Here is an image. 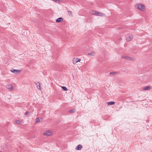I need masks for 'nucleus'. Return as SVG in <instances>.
Returning <instances> with one entry per match:
<instances>
[{"mask_svg": "<svg viewBox=\"0 0 152 152\" xmlns=\"http://www.w3.org/2000/svg\"><path fill=\"white\" fill-rule=\"evenodd\" d=\"M135 8L137 10L142 12H144L146 10V7L142 3H138L135 5Z\"/></svg>", "mask_w": 152, "mask_h": 152, "instance_id": "1", "label": "nucleus"}, {"mask_svg": "<svg viewBox=\"0 0 152 152\" xmlns=\"http://www.w3.org/2000/svg\"><path fill=\"white\" fill-rule=\"evenodd\" d=\"M43 134L45 136L51 137L53 135V132L51 129L46 130L43 132Z\"/></svg>", "mask_w": 152, "mask_h": 152, "instance_id": "2", "label": "nucleus"}, {"mask_svg": "<svg viewBox=\"0 0 152 152\" xmlns=\"http://www.w3.org/2000/svg\"><path fill=\"white\" fill-rule=\"evenodd\" d=\"M90 13L92 15H97L98 16H102L103 14L99 12L94 10H91L90 11Z\"/></svg>", "mask_w": 152, "mask_h": 152, "instance_id": "3", "label": "nucleus"}, {"mask_svg": "<svg viewBox=\"0 0 152 152\" xmlns=\"http://www.w3.org/2000/svg\"><path fill=\"white\" fill-rule=\"evenodd\" d=\"M81 60L80 59L77 57H75L73 58L72 59V62L73 64H75L78 62H80Z\"/></svg>", "mask_w": 152, "mask_h": 152, "instance_id": "4", "label": "nucleus"}, {"mask_svg": "<svg viewBox=\"0 0 152 152\" xmlns=\"http://www.w3.org/2000/svg\"><path fill=\"white\" fill-rule=\"evenodd\" d=\"M6 88L11 91L14 90V87L12 85L11 83H8L6 85Z\"/></svg>", "mask_w": 152, "mask_h": 152, "instance_id": "5", "label": "nucleus"}, {"mask_svg": "<svg viewBox=\"0 0 152 152\" xmlns=\"http://www.w3.org/2000/svg\"><path fill=\"white\" fill-rule=\"evenodd\" d=\"M122 58L124 59L129 61H133L134 60L133 58L126 55H123L122 56Z\"/></svg>", "mask_w": 152, "mask_h": 152, "instance_id": "6", "label": "nucleus"}, {"mask_svg": "<svg viewBox=\"0 0 152 152\" xmlns=\"http://www.w3.org/2000/svg\"><path fill=\"white\" fill-rule=\"evenodd\" d=\"M10 71L12 73L15 74H18L21 73V70L19 69H12L10 70Z\"/></svg>", "mask_w": 152, "mask_h": 152, "instance_id": "7", "label": "nucleus"}, {"mask_svg": "<svg viewBox=\"0 0 152 152\" xmlns=\"http://www.w3.org/2000/svg\"><path fill=\"white\" fill-rule=\"evenodd\" d=\"M83 148V146L81 145H79L75 148V149L76 150H80Z\"/></svg>", "mask_w": 152, "mask_h": 152, "instance_id": "8", "label": "nucleus"}, {"mask_svg": "<svg viewBox=\"0 0 152 152\" xmlns=\"http://www.w3.org/2000/svg\"><path fill=\"white\" fill-rule=\"evenodd\" d=\"M35 84L37 88L39 89H41V87L40 86V83L38 82H35Z\"/></svg>", "mask_w": 152, "mask_h": 152, "instance_id": "9", "label": "nucleus"}, {"mask_svg": "<svg viewBox=\"0 0 152 152\" xmlns=\"http://www.w3.org/2000/svg\"><path fill=\"white\" fill-rule=\"evenodd\" d=\"M42 119L41 118H37L35 120V122L36 123H38L42 121Z\"/></svg>", "mask_w": 152, "mask_h": 152, "instance_id": "10", "label": "nucleus"}, {"mask_svg": "<svg viewBox=\"0 0 152 152\" xmlns=\"http://www.w3.org/2000/svg\"><path fill=\"white\" fill-rule=\"evenodd\" d=\"M94 53L93 52H89L88 53V54L89 56H93L94 55Z\"/></svg>", "mask_w": 152, "mask_h": 152, "instance_id": "11", "label": "nucleus"}, {"mask_svg": "<svg viewBox=\"0 0 152 152\" xmlns=\"http://www.w3.org/2000/svg\"><path fill=\"white\" fill-rule=\"evenodd\" d=\"M63 18H58L56 20V22L58 23H59L62 22L63 21Z\"/></svg>", "mask_w": 152, "mask_h": 152, "instance_id": "12", "label": "nucleus"}, {"mask_svg": "<svg viewBox=\"0 0 152 152\" xmlns=\"http://www.w3.org/2000/svg\"><path fill=\"white\" fill-rule=\"evenodd\" d=\"M133 38V37L132 36H128L126 38V40L128 41H129Z\"/></svg>", "mask_w": 152, "mask_h": 152, "instance_id": "13", "label": "nucleus"}, {"mask_svg": "<svg viewBox=\"0 0 152 152\" xmlns=\"http://www.w3.org/2000/svg\"><path fill=\"white\" fill-rule=\"evenodd\" d=\"M151 89V87L150 86H147L143 88V89L145 90H149Z\"/></svg>", "mask_w": 152, "mask_h": 152, "instance_id": "14", "label": "nucleus"}, {"mask_svg": "<svg viewBox=\"0 0 152 152\" xmlns=\"http://www.w3.org/2000/svg\"><path fill=\"white\" fill-rule=\"evenodd\" d=\"M115 102H108L107 104L108 105H114L115 104Z\"/></svg>", "mask_w": 152, "mask_h": 152, "instance_id": "15", "label": "nucleus"}, {"mask_svg": "<svg viewBox=\"0 0 152 152\" xmlns=\"http://www.w3.org/2000/svg\"><path fill=\"white\" fill-rule=\"evenodd\" d=\"M53 1L59 4H60L62 2L61 0H52Z\"/></svg>", "mask_w": 152, "mask_h": 152, "instance_id": "16", "label": "nucleus"}, {"mask_svg": "<svg viewBox=\"0 0 152 152\" xmlns=\"http://www.w3.org/2000/svg\"><path fill=\"white\" fill-rule=\"evenodd\" d=\"M61 88L63 89V90L64 91H67L68 90V89H67V88L66 87L62 86V87H61Z\"/></svg>", "mask_w": 152, "mask_h": 152, "instance_id": "17", "label": "nucleus"}, {"mask_svg": "<svg viewBox=\"0 0 152 152\" xmlns=\"http://www.w3.org/2000/svg\"><path fill=\"white\" fill-rule=\"evenodd\" d=\"M16 124H19L21 123V121L19 120H17L16 121Z\"/></svg>", "mask_w": 152, "mask_h": 152, "instance_id": "18", "label": "nucleus"}, {"mask_svg": "<svg viewBox=\"0 0 152 152\" xmlns=\"http://www.w3.org/2000/svg\"><path fill=\"white\" fill-rule=\"evenodd\" d=\"M75 110L74 109H72V110H70L69 111V113H74L75 112Z\"/></svg>", "mask_w": 152, "mask_h": 152, "instance_id": "19", "label": "nucleus"}, {"mask_svg": "<svg viewBox=\"0 0 152 152\" xmlns=\"http://www.w3.org/2000/svg\"><path fill=\"white\" fill-rule=\"evenodd\" d=\"M30 114V113L29 112H26V113H25V115H29Z\"/></svg>", "mask_w": 152, "mask_h": 152, "instance_id": "20", "label": "nucleus"}, {"mask_svg": "<svg viewBox=\"0 0 152 152\" xmlns=\"http://www.w3.org/2000/svg\"><path fill=\"white\" fill-rule=\"evenodd\" d=\"M111 74L114 75V74H116V72H112V73H111Z\"/></svg>", "mask_w": 152, "mask_h": 152, "instance_id": "21", "label": "nucleus"}, {"mask_svg": "<svg viewBox=\"0 0 152 152\" xmlns=\"http://www.w3.org/2000/svg\"><path fill=\"white\" fill-rule=\"evenodd\" d=\"M0 152H2L1 151H0Z\"/></svg>", "mask_w": 152, "mask_h": 152, "instance_id": "22", "label": "nucleus"}]
</instances>
